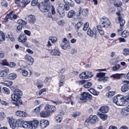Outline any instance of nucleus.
<instances>
[{
    "instance_id": "4d7b16f0",
    "label": "nucleus",
    "mask_w": 129,
    "mask_h": 129,
    "mask_svg": "<svg viewBox=\"0 0 129 129\" xmlns=\"http://www.w3.org/2000/svg\"><path fill=\"white\" fill-rule=\"evenodd\" d=\"M13 13L14 11H12L10 12L9 14L7 15L9 17V18L11 20L13 19V18L12 17V16L13 15Z\"/></svg>"
},
{
    "instance_id": "4c0bfd02",
    "label": "nucleus",
    "mask_w": 129,
    "mask_h": 129,
    "mask_svg": "<svg viewBox=\"0 0 129 129\" xmlns=\"http://www.w3.org/2000/svg\"><path fill=\"white\" fill-rule=\"evenodd\" d=\"M120 67V65L119 64H117L114 65L112 67V69L114 71H116L118 70Z\"/></svg>"
},
{
    "instance_id": "f257e3e1",
    "label": "nucleus",
    "mask_w": 129,
    "mask_h": 129,
    "mask_svg": "<svg viewBox=\"0 0 129 129\" xmlns=\"http://www.w3.org/2000/svg\"><path fill=\"white\" fill-rule=\"evenodd\" d=\"M22 94V92L18 89L14 91V93L12 95L11 98L12 103L16 106H18L22 104V101L20 99Z\"/></svg>"
},
{
    "instance_id": "3c124183",
    "label": "nucleus",
    "mask_w": 129,
    "mask_h": 129,
    "mask_svg": "<svg viewBox=\"0 0 129 129\" xmlns=\"http://www.w3.org/2000/svg\"><path fill=\"white\" fill-rule=\"evenodd\" d=\"M6 116L4 113L3 112H0V119H3Z\"/></svg>"
},
{
    "instance_id": "c756f323",
    "label": "nucleus",
    "mask_w": 129,
    "mask_h": 129,
    "mask_svg": "<svg viewBox=\"0 0 129 129\" xmlns=\"http://www.w3.org/2000/svg\"><path fill=\"white\" fill-rule=\"evenodd\" d=\"M69 45V43H62L61 45V48L63 50H66Z\"/></svg>"
},
{
    "instance_id": "f03ea898",
    "label": "nucleus",
    "mask_w": 129,
    "mask_h": 129,
    "mask_svg": "<svg viewBox=\"0 0 129 129\" xmlns=\"http://www.w3.org/2000/svg\"><path fill=\"white\" fill-rule=\"evenodd\" d=\"M124 96L118 94L114 96L113 98V102L118 106L126 105Z\"/></svg>"
},
{
    "instance_id": "2f4dec72",
    "label": "nucleus",
    "mask_w": 129,
    "mask_h": 129,
    "mask_svg": "<svg viewBox=\"0 0 129 129\" xmlns=\"http://www.w3.org/2000/svg\"><path fill=\"white\" fill-rule=\"evenodd\" d=\"M62 117L61 116L59 115H58L56 116L55 117V120L57 122H60L62 120Z\"/></svg>"
},
{
    "instance_id": "dca6fc26",
    "label": "nucleus",
    "mask_w": 129,
    "mask_h": 129,
    "mask_svg": "<svg viewBox=\"0 0 129 129\" xmlns=\"http://www.w3.org/2000/svg\"><path fill=\"white\" fill-rule=\"evenodd\" d=\"M29 122L30 125V128L35 129L37 127L39 122L38 120H36L33 121H30Z\"/></svg>"
},
{
    "instance_id": "de8ad7c7",
    "label": "nucleus",
    "mask_w": 129,
    "mask_h": 129,
    "mask_svg": "<svg viewBox=\"0 0 129 129\" xmlns=\"http://www.w3.org/2000/svg\"><path fill=\"white\" fill-rule=\"evenodd\" d=\"M17 77L16 75L14 73H11L9 75V78L10 79H14Z\"/></svg>"
},
{
    "instance_id": "13d9d810",
    "label": "nucleus",
    "mask_w": 129,
    "mask_h": 129,
    "mask_svg": "<svg viewBox=\"0 0 129 129\" xmlns=\"http://www.w3.org/2000/svg\"><path fill=\"white\" fill-rule=\"evenodd\" d=\"M115 9L113 8H110L109 9L108 12L110 14H111L114 12Z\"/></svg>"
},
{
    "instance_id": "a211bd4d",
    "label": "nucleus",
    "mask_w": 129,
    "mask_h": 129,
    "mask_svg": "<svg viewBox=\"0 0 129 129\" xmlns=\"http://www.w3.org/2000/svg\"><path fill=\"white\" fill-rule=\"evenodd\" d=\"M16 114L17 116L21 117H25L27 115L26 113L25 112L18 111H16Z\"/></svg>"
},
{
    "instance_id": "2eb2a0df",
    "label": "nucleus",
    "mask_w": 129,
    "mask_h": 129,
    "mask_svg": "<svg viewBox=\"0 0 129 129\" xmlns=\"http://www.w3.org/2000/svg\"><path fill=\"white\" fill-rule=\"evenodd\" d=\"M118 21L120 23V29H118L117 30L119 34H120L121 33V31L123 29V27L125 23V20L123 19L118 20Z\"/></svg>"
},
{
    "instance_id": "f704fd0d",
    "label": "nucleus",
    "mask_w": 129,
    "mask_h": 129,
    "mask_svg": "<svg viewBox=\"0 0 129 129\" xmlns=\"http://www.w3.org/2000/svg\"><path fill=\"white\" fill-rule=\"evenodd\" d=\"M86 74L85 72H82L79 75V77L80 78L82 79H86Z\"/></svg>"
},
{
    "instance_id": "7ed1b4c3",
    "label": "nucleus",
    "mask_w": 129,
    "mask_h": 129,
    "mask_svg": "<svg viewBox=\"0 0 129 129\" xmlns=\"http://www.w3.org/2000/svg\"><path fill=\"white\" fill-rule=\"evenodd\" d=\"M7 119L11 128L14 129L16 127H19V121H17L15 119L10 117H8Z\"/></svg>"
},
{
    "instance_id": "338daca9",
    "label": "nucleus",
    "mask_w": 129,
    "mask_h": 129,
    "mask_svg": "<svg viewBox=\"0 0 129 129\" xmlns=\"http://www.w3.org/2000/svg\"><path fill=\"white\" fill-rule=\"evenodd\" d=\"M2 5L3 6L7 7L8 6V4L7 2L5 1H4L1 3Z\"/></svg>"
},
{
    "instance_id": "39448f33",
    "label": "nucleus",
    "mask_w": 129,
    "mask_h": 129,
    "mask_svg": "<svg viewBox=\"0 0 129 129\" xmlns=\"http://www.w3.org/2000/svg\"><path fill=\"white\" fill-rule=\"evenodd\" d=\"M92 98V96L88 92H83L81 94L80 100L82 102H86L89 99Z\"/></svg>"
},
{
    "instance_id": "f3484780",
    "label": "nucleus",
    "mask_w": 129,
    "mask_h": 129,
    "mask_svg": "<svg viewBox=\"0 0 129 129\" xmlns=\"http://www.w3.org/2000/svg\"><path fill=\"white\" fill-rule=\"evenodd\" d=\"M27 39L26 35L24 33H23L21 34L19 37L18 40L20 42L24 43L26 41Z\"/></svg>"
},
{
    "instance_id": "aec40b11",
    "label": "nucleus",
    "mask_w": 129,
    "mask_h": 129,
    "mask_svg": "<svg viewBox=\"0 0 129 129\" xmlns=\"http://www.w3.org/2000/svg\"><path fill=\"white\" fill-rule=\"evenodd\" d=\"M50 51L52 55L55 56H59L60 55V51L57 49L51 50Z\"/></svg>"
},
{
    "instance_id": "c9c22d12",
    "label": "nucleus",
    "mask_w": 129,
    "mask_h": 129,
    "mask_svg": "<svg viewBox=\"0 0 129 129\" xmlns=\"http://www.w3.org/2000/svg\"><path fill=\"white\" fill-rule=\"evenodd\" d=\"M4 83L5 85L7 86H11L12 84V82L10 81H6L4 82H2Z\"/></svg>"
},
{
    "instance_id": "9b49d317",
    "label": "nucleus",
    "mask_w": 129,
    "mask_h": 129,
    "mask_svg": "<svg viewBox=\"0 0 129 129\" xmlns=\"http://www.w3.org/2000/svg\"><path fill=\"white\" fill-rule=\"evenodd\" d=\"M9 73V69L7 67H5L3 71L0 72V76L6 77Z\"/></svg>"
},
{
    "instance_id": "6e6d98bb",
    "label": "nucleus",
    "mask_w": 129,
    "mask_h": 129,
    "mask_svg": "<svg viewBox=\"0 0 129 129\" xmlns=\"http://www.w3.org/2000/svg\"><path fill=\"white\" fill-rule=\"evenodd\" d=\"M38 0H33L31 2V5L33 6H35L38 4Z\"/></svg>"
},
{
    "instance_id": "58836bf2",
    "label": "nucleus",
    "mask_w": 129,
    "mask_h": 129,
    "mask_svg": "<svg viewBox=\"0 0 129 129\" xmlns=\"http://www.w3.org/2000/svg\"><path fill=\"white\" fill-rule=\"evenodd\" d=\"M87 79L92 77L93 76L92 73L86 71L85 72Z\"/></svg>"
},
{
    "instance_id": "a19ab883",
    "label": "nucleus",
    "mask_w": 129,
    "mask_h": 129,
    "mask_svg": "<svg viewBox=\"0 0 129 129\" xmlns=\"http://www.w3.org/2000/svg\"><path fill=\"white\" fill-rule=\"evenodd\" d=\"M115 92L114 91H110L108 93H107L106 95L108 97L110 98L113 96Z\"/></svg>"
},
{
    "instance_id": "9d476101",
    "label": "nucleus",
    "mask_w": 129,
    "mask_h": 129,
    "mask_svg": "<svg viewBox=\"0 0 129 129\" xmlns=\"http://www.w3.org/2000/svg\"><path fill=\"white\" fill-rule=\"evenodd\" d=\"M96 30L95 28H93V31L90 29L89 28L87 31V34L89 36L91 37H93V35L95 36V38L96 39Z\"/></svg>"
},
{
    "instance_id": "7c9ffc66",
    "label": "nucleus",
    "mask_w": 129,
    "mask_h": 129,
    "mask_svg": "<svg viewBox=\"0 0 129 129\" xmlns=\"http://www.w3.org/2000/svg\"><path fill=\"white\" fill-rule=\"evenodd\" d=\"M8 35L10 40L14 42L15 39L13 36V34L11 32H9L8 33Z\"/></svg>"
},
{
    "instance_id": "ea45409f",
    "label": "nucleus",
    "mask_w": 129,
    "mask_h": 129,
    "mask_svg": "<svg viewBox=\"0 0 129 129\" xmlns=\"http://www.w3.org/2000/svg\"><path fill=\"white\" fill-rule=\"evenodd\" d=\"M2 91L4 93L7 94H9L10 93L9 89L6 87H3Z\"/></svg>"
},
{
    "instance_id": "79ce46f5",
    "label": "nucleus",
    "mask_w": 129,
    "mask_h": 129,
    "mask_svg": "<svg viewBox=\"0 0 129 129\" xmlns=\"http://www.w3.org/2000/svg\"><path fill=\"white\" fill-rule=\"evenodd\" d=\"M114 5L115 6L117 7H120L122 5V2L121 1H119L117 2H114Z\"/></svg>"
},
{
    "instance_id": "09e8293b",
    "label": "nucleus",
    "mask_w": 129,
    "mask_h": 129,
    "mask_svg": "<svg viewBox=\"0 0 129 129\" xmlns=\"http://www.w3.org/2000/svg\"><path fill=\"white\" fill-rule=\"evenodd\" d=\"M22 74L24 76H28V73L27 71L25 70H23L21 71Z\"/></svg>"
},
{
    "instance_id": "603ef678",
    "label": "nucleus",
    "mask_w": 129,
    "mask_h": 129,
    "mask_svg": "<svg viewBox=\"0 0 129 129\" xmlns=\"http://www.w3.org/2000/svg\"><path fill=\"white\" fill-rule=\"evenodd\" d=\"M116 14L118 16V20H120V19H122V18L123 16V15L122 14L117 12L116 13Z\"/></svg>"
},
{
    "instance_id": "5fc2aeb1",
    "label": "nucleus",
    "mask_w": 129,
    "mask_h": 129,
    "mask_svg": "<svg viewBox=\"0 0 129 129\" xmlns=\"http://www.w3.org/2000/svg\"><path fill=\"white\" fill-rule=\"evenodd\" d=\"M40 111V109L39 107H37L34 110L33 112L35 113L36 114H38L39 112Z\"/></svg>"
},
{
    "instance_id": "e2e57ef3",
    "label": "nucleus",
    "mask_w": 129,
    "mask_h": 129,
    "mask_svg": "<svg viewBox=\"0 0 129 129\" xmlns=\"http://www.w3.org/2000/svg\"><path fill=\"white\" fill-rule=\"evenodd\" d=\"M24 32L25 34L26 35H27L30 36L31 35V32L30 31L27 30H24Z\"/></svg>"
},
{
    "instance_id": "bb28decb",
    "label": "nucleus",
    "mask_w": 129,
    "mask_h": 129,
    "mask_svg": "<svg viewBox=\"0 0 129 129\" xmlns=\"http://www.w3.org/2000/svg\"><path fill=\"white\" fill-rule=\"evenodd\" d=\"M97 114L100 116V117L103 120H106L107 118V116L106 114H103L100 113H98Z\"/></svg>"
},
{
    "instance_id": "72a5a7b5",
    "label": "nucleus",
    "mask_w": 129,
    "mask_h": 129,
    "mask_svg": "<svg viewBox=\"0 0 129 129\" xmlns=\"http://www.w3.org/2000/svg\"><path fill=\"white\" fill-rule=\"evenodd\" d=\"M123 54L125 55L126 56L129 55V49L125 48L123 50Z\"/></svg>"
},
{
    "instance_id": "f8f14e48",
    "label": "nucleus",
    "mask_w": 129,
    "mask_h": 129,
    "mask_svg": "<svg viewBox=\"0 0 129 129\" xmlns=\"http://www.w3.org/2000/svg\"><path fill=\"white\" fill-rule=\"evenodd\" d=\"M40 126L42 128H43L46 127L49 124L48 121L47 120L43 119L40 121Z\"/></svg>"
},
{
    "instance_id": "4468645a",
    "label": "nucleus",
    "mask_w": 129,
    "mask_h": 129,
    "mask_svg": "<svg viewBox=\"0 0 129 129\" xmlns=\"http://www.w3.org/2000/svg\"><path fill=\"white\" fill-rule=\"evenodd\" d=\"M20 125L19 127H22L24 128H30V122H26V121H19Z\"/></svg>"
},
{
    "instance_id": "ddd939ff",
    "label": "nucleus",
    "mask_w": 129,
    "mask_h": 129,
    "mask_svg": "<svg viewBox=\"0 0 129 129\" xmlns=\"http://www.w3.org/2000/svg\"><path fill=\"white\" fill-rule=\"evenodd\" d=\"M25 58L29 65H32L34 62V59L31 56L26 55L25 56Z\"/></svg>"
},
{
    "instance_id": "c03bdc74",
    "label": "nucleus",
    "mask_w": 129,
    "mask_h": 129,
    "mask_svg": "<svg viewBox=\"0 0 129 129\" xmlns=\"http://www.w3.org/2000/svg\"><path fill=\"white\" fill-rule=\"evenodd\" d=\"M49 39L52 41L53 43H55L57 41V38L55 37H50L49 38Z\"/></svg>"
},
{
    "instance_id": "473e14b6",
    "label": "nucleus",
    "mask_w": 129,
    "mask_h": 129,
    "mask_svg": "<svg viewBox=\"0 0 129 129\" xmlns=\"http://www.w3.org/2000/svg\"><path fill=\"white\" fill-rule=\"evenodd\" d=\"M121 33V36L125 38L127 37L129 34V32L127 30H124Z\"/></svg>"
},
{
    "instance_id": "6ab92c4d",
    "label": "nucleus",
    "mask_w": 129,
    "mask_h": 129,
    "mask_svg": "<svg viewBox=\"0 0 129 129\" xmlns=\"http://www.w3.org/2000/svg\"><path fill=\"white\" fill-rule=\"evenodd\" d=\"M109 109V108L108 106L102 107L99 109V111L103 113H105L107 112Z\"/></svg>"
},
{
    "instance_id": "69168bd1",
    "label": "nucleus",
    "mask_w": 129,
    "mask_h": 129,
    "mask_svg": "<svg viewBox=\"0 0 129 129\" xmlns=\"http://www.w3.org/2000/svg\"><path fill=\"white\" fill-rule=\"evenodd\" d=\"M64 23V20H61L58 22V24L61 26H63Z\"/></svg>"
},
{
    "instance_id": "b1692460",
    "label": "nucleus",
    "mask_w": 129,
    "mask_h": 129,
    "mask_svg": "<svg viewBox=\"0 0 129 129\" xmlns=\"http://www.w3.org/2000/svg\"><path fill=\"white\" fill-rule=\"evenodd\" d=\"M129 89V87L127 84H125L121 87V90L122 92H125Z\"/></svg>"
},
{
    "instance_id": "5701e85b",
    "label": "nucleus",
    "mask_w": 129,
    "mask_h": 129,
    "mask_svg": "<svg viewBox=\"0 0 129 129\" xmlns=\"http://www.w3.org/2000/svg\"><path fill=\"white\" fill-rule=\"evenodd\" d=\"M49 111H43L40 113V116L41 117H45L49 115L50 113H49Z\"/></svg>"
},
{
    "instance_id": "20e7f679",
    "label": "nucleus",
    "mask_w": 129,
    "mask_h": 129,
    "mask_svg": "<svg viewBox=\"0 0 129 129\" xmlns=\"http://www.w3.org/2000/svg\"><path fill=\"white\" fill-rule=\"evenodd\" d=\"M97 119L96 116L91 115L86 120L84 123L85 124L86 126H87L89 123H94L96 122Z\"/></svg>"
},
{
    "instance_id": "a18cd8bd",
    "label": "nucleus",
    "mask_w": 129,
    "mask_h": 129,
    "mask_svg": "<svg viewBox=\"0 0 129 129\" xmlns=\"http://www.w3.org/2000/svg\"><path fill=\"white\" fill-rule=\"evenodd\" d=\"M0 62L1 64L3 65H8L9 64V63L6 59L1 60Z\"/></svg>"
},
{
    "instance_id": "0eeeda50",
    "label": "nucleus",
    "mask_w": 129,
    "mask_h": 129,
    "mask_svg": "<svg viewBox=\"0 0 129 129\" xmlns=\"http://www.w3.org/2000/svg\"><path fill=\"white\" fill-rule=\"evenodd\" d=\"M39 8L40 10L43 12H47L49 9V6L45 3L42 2L39 5Z\"/></svg>"
},
{
    "instance_id": "412c9836",
    "label": "nucleus",
    "mask_w": 129,
    "mask_h": 129,
    "mask_svg": "<svg viewBox=\"0 0 129 129\" xmlns=\"http://www.w3.org/2000/svg\"><path fill=\"white\" fill-rule=\"evenodd\" d=\"M124 75L123 74L117 73L112 75L111 77L114 79H120L122 78V76Z\"/></svg>"
},
{
    "instance_id": "a878e982",
    "label": "nucleus",
    "mask_w": 129,
    "mask_h": 129,
    "mask_svg": "<svg viewBox=\"0 0 129 129\" xmlns=\"http://www.w3.org/2000/svg\"><path fill=\"white\" fill-rule=\"evenodd\" d=\"M75 12L73 10H71L68 13L67 17L69 18H71L75 15Z\"/></svg>"
},
{
    "instance_id": "bf43d9fd",
    "label": "nucleus",
    "mask_w": 129,
    "mask_h": 129,
    "mask_svg": "<svg viewBox=\"0 0 129 129\" xmlns=\"http://www.w3.org/2000/svg\"><path fill=\"white\" fill-rule=\"evenodd\" d=\"M22 28V26L21 25L19 24L17 27V31L18 32H19L21 30Z\"/></svg>"
},
{
    "instance_id": "8fccbe9b",
    "label": "nucleus",
    "mask_w": 129,
    "mask_h": 129,
    "mask_svg": "<svg viewBox=\"0 0 129 129\" xmlns=\"http://www.w3.org/2000/svg\"><path fill=\"white\" fill-rule=\"evenodd\" d=\"M124 99L125 100V103L126 105L128 103H129V95H127L126 96H124Z\"/></svg>"
},
{
    "instance_id": "1a4fd4ad",
    "label": "nucleus",
    "mask_w": 129,
    "mask_h": 129,
    "mask_svg": "<svg viewBox=\"0 0 129 129\" xmlns=\"http://www.w3.org/2000/svg\"><path fill=\"white\" fill-rule=\"evenodd\" d=\"M57 14L59 17H62L65 16L64 11L62 7L58 6L57 8Z\"/></svg>"
},
{
    "instance_id": "e433bc0d",
    "label": "nucleus",
    "mask_w": 129,
    "mask_h": 129,
    "mask_svg": "<svg viewBox=\"0 0 129 129\" xmlns=\"http://www.w3.org/2000/svg\"><path fill=\"white\" fill-rule=\"evenodd\" d=\"M92 83L89 82H86L83 85V87L85 88H89L92 85Z\"/></svg>"
},
{
    "instance_id": "0e129e2a",
    "label": "nucleus",
    "mask_w": 129,
    "mask_h": 129,
    "mask_svg": "<svg viewBox=\"0 0 129 129\" xmlns=\"http://www.w3.org/2000/svg\"><path fill=\"white\" fill-rule=\"evenodd\" d=\"M47 89L46 88L42 89L39 92V95H40L41 94H42L44 92L46 91V90Z\"/></svg>"
},
{
    "instance_id": "37998d69",
    "label": "nucleus",
    "mask_w": 129,
    "mask_h": 129,
    "mask_svg": "<svg viewBox=\"0 0 129 129\" xmlns=\"http://www.w3.org/2000/svg\"><path fill=\"white\" fill-rule=\"evenodd\" d=\"M82 11H81V9H80L75 14L77 17L80 16L81 17H82Z\"/></svg>"
},
{
    "instance_id": "680f3d73",
    "label": "nucleus",
    "mask_w": 129,
    "mask_h": 129,
    "mask_svg": "<svg viewBox=\"0 0 129 129\" xmlns=\"http://www.w3.org/2000/svg\"><path fill=\"white\" fill-rule=\"evenodd\" d=\"M64 8L66 11H68L70 9V7L69 4H65L64 6Z\"/></svg>"
},
{
    "instance_id": "864d4df0",
    "label": "nucleus",
    "mask_w": 129,
    "mask_h": 129,
    "mask_svg": "<svg viewBox=\"0 0 129 129\" xmlns=\"http://www.w3.org/2000/svg\"><path fill=\"white\" fill-rule=\"evenodd\" d=\"M89 26V23L87 22L85 23L84 25V27L83 28V30L86 31Z\"/></svg>"
},
{
    "instance_id": "052dcab7",
    "label": "nucleus",
    "mask_w": 129,
    "mask_h": 129,
    "mask_svg": "<svg viewBox=\"0 0 129 129\" xmlns=\"http://www.w3.org/2000/svg\"><path fill=\"white\" fill-rule=\"evenodd\" d=\"M117 40H119V43H121V42H126V41L124 39L122 38H119L115 41V43L116 41Z\"/></svg>"
},
{
    "instance_id": "774afa93",
    "label": "nucleus",
    "mask_w": 129,
    "mask_h": 129,
    "mask_svg": "<svg viewBox=\"0 0 129 129\" xmlns=\"http://www.w3.org/2000/svg\"><path fill=\"white\" fill-rule=\"evenodd\" d=\"M9 18V17L7 15L5 17L4 19L3 20V21L5 22H8V19Z\"/></svg>"
},
{
    "instance_id": "49530a36",
    "label": "nucleus",
    "mask_w": 129,
    "mask_h": 129,
    "mask_svg": "<svg viewBox=\"0 0 129 129\" xmlns=\"http://www.w3.org/2000/svg\"><path fill=\"white\" fill-rule=\"evenodd\" d=\"M83 23L82 22L80 21L76 25L75 28L77 29H78L83 25Z\"/></svg>"
},
{
    "instance_id": "4be33fe9",
    "label": "nucleus",
    "mask_w": 129,
    "mask_h": 129,
    "mask_svg": "<svg viewBox=\"0 0 129 129\" xmlns=\"http://www.w3.org/2000/svg\"><path fill=\"white\" fill-rule=\"evenodd\" d=\"M29 22L31 23H34L36 20V18L34 16L31 15L28 17Z\"/></svg>"
},
{
    "instance_id": "6e6552de",
    "label": "nucleus",
    "mask_w": 129,
    "mask_h": 129,
    "mask_svg": "<svg viewBox=\"0 0 129 129\" xmlns=\"http://www.w3.org/2000/svg\"><path fill=\"white\" fill-rule=\"evenodd\" d=\"M105 75V73L103 72H100L97 74L96 76L97 77L99 78L98 80V81H106L108 79V77H104V76Z\"/></svg>"
},
{
    "instance_id": "423d86ee",
    "label": "nucleus",
    "mask_w": 129,
    "mask_h": 129,
    "mask_svg": "<svg viewBox=\"0 0 129 129\" xmlns=\"http://www.w3.org/2000/svg\"><path fill=\"white\" fill-rule=\"evenodd\" d=\"M101 21L102 23L100 26L102 27L105 28L110 25V22L108 18L103 17L101 19Z\"/></svg>"
},
{
    "instance_id": "c85d7f7f",
    "label": "nucleus",
    "mask_w": 129,
    "mask_h": 129,
    "mask_svg": "<svg viewBox=\"0 0 129 129\" xmlns=\"http://www.w3.org/2000/svg\"><path fill=\"white\" fill-rule=\"evenodd\" d=\"M88 10L87 9H84L82 11V17L86 16L88 13Z\"/></svg>"
},
{
    "instance_id": "393cba45",
    "label": "nucleus",
    "mask_w": 129,
    "mask_h": 129,
    "mask_svg": "<svg viewBox=\"0 0 129 129\" xmlns=\"http://www.w3.org/2000/svg\"><path fill=\"white\" fill-rule=\"evenodd\" d=\"M102 27L100 25H98L97 26V28L100 34L102 36L104 34V32L102 28Z\"/></svg>"
},
{
    "instance_id": "cd10ccee",
    "label": "nucleus",
    "mask_w": 129,
    "mask_h": 129,
    "mask_svg": "<svg viewBox=\"0 0 129 129\" xmlns=\"http://www.w3.org/2000/svg\"><path fill=\"white\" fill-rule=\"evenodd\" d=\"M1 35H0V44L2 43L3 41L5 40V36L4 33L1 31Z\"/></svg>"
}]
</instances>
